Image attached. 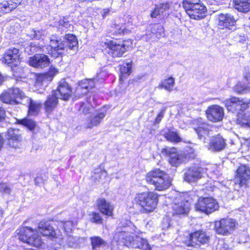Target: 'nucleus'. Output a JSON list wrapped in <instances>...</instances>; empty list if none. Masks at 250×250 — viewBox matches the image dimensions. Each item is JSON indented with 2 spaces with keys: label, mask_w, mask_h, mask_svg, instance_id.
<instances>
[{
  "label": "nucleus",
  "mask_w": 250,
  "mask_h": 250,
  "mask_svg": "<svg viewBox=\"0 0 250 250\" xmlns=\"http://www.w3.org/2000/svg\"><path fill=\"white\" fill-rule=\"evenodd\" d=\"M37 232L51 238H55L56 236L55 231L49 222L42 221L39 224L38 230H33L30 227L21 228L18 232L19 239L29 246L39 248L43 242L41 236L36 235Z\"/></svg>",
  "instance_id": "1"
},
{
  "label": "nucleus",
  "mask_w": 250,
  "mask_h": 250,
  "mask_svg": "<svg viewBox=\"0 0 250 250\" xmlns=\"http://www.w3.org/2000/svg\"><path fill=\"white\" fill-rule=\"evenodd\" d=\"M116 245H125L128 248H138L142 250H150V246L147 241L137 236L128 231V229L125 227L124 230L115 233L111 246L113 249Z\"/></svg>",
  "instance_id": "2"
},
{
  "label": "nucleus",
  "mask_w": 250,
  "mask_h": 250,
  "mask_svg": "<svg viewBox=\"0 0 250 250\" xmlns=\"http://www.w3.org/2000/svg\"><path fill=\"white\" fill-rule=\"evenodd\" d=\"M146 180L158 191L166 190L171 185V179L169 175L160 169H155L147 173Z\"/></svg>",
  "instance_id": "3"
},
{
  "label": "nucleus",
  "mask_w": 250,
  "mask_h": 250,
  "mask_svg": "<svg viewBox=\"0 0 250 250\" xmlns=\"http://www.w3.org/2000/svg\"><path fill=\"white\" fill-rule=\"evenodd\" d=\"M158 201V196L152 192H143L137 193L134 202L139 205L144 212H152L156 208Z\"/></svg>",
  "instance_id": "4"
},
{
  "label": "nucleus",
  "mask_w": 250,
  "mask_h": 250,
  "mask_svg": "<svg viewBox=\"0 0 250 250\" xmlns=\"http://www.w3.org/2000/svg\"><path fill=\"white\" fill-rule=\"evenodd\" d=\"M183 5L191 19L198 20L206 16V7L200 0H184Z\"/></svg>",
  "instance_id": "5"
},
{
  "label": "nucleus",
  "mask_w": 250,
  "mask_h": 250,
  "mask_svg": "<svg viewBox=\"0 0 250 250\" xmlns=\"http://www.w3.org/2000/svg\"><path fill=\"white\" fill-rule=\"evenodd\" d=\"M233 183L235 190L247 188L250 183V167L241 165L235 171Z\"/></svg>",
  "instance_id": "6"
},
{
  "label": "nucleus",
  "mask_w": 250,
  "mask_h": 250,
  "mask_svg": "<svg viewBox=\"0 0 250 250\" xmlns=\"http://www.w3.org/2000/svg\"><path fill=\"white\" fill-rule=\"evenodd\" d=\"M238 223L235 220L225 218L215 222L214 229L219 234L227 235L231 234L237 228Z\"/></svg>",
  "instance_id": "7"
},
{
  "label": "nucleus",
  "mask_w": 250,
  "mask_h": 250,
  "mask_svg": "<svg viewBox=\"0 0 250 250\" xmlns=\"http://www.w3.org/2000/svg\"><path fill=\"white\" fill-rule=\"evenodd\" d=\"M196 210L206 214H210L219 208L216 201L212 198H201L195 205Z\"/></svg>",
  "instance_id": "8"
},
{
  "label": "nucleus",
  "mask_w": 250,
  "mask_h": 250,
  "mask_svg": "<svg viewBox=\"0 0 250 250\" xmlns=\"http://www.w3.org/2000/svg\"><path fill=\"white\" fill-rule=\"evenodd\" d=\"M224 103L229 111L237 114L239 112L244 111L249 106V103L246 102L243 99H241L236 97H232L226 99Z\"/></svg>",
  "instance_id": "9"
},
{
  "label": "nucleus",
  "mask_w": 250,
  "mask_h": 250,
  "mask_svg": "<svg viewBox=\"0 0 250 250\" xmlns=\"http://www.w3.org/2000/svg\"><path fill=\"white\" fill-rule=\"evenodd\" d=\"M206 169L197 165L190 167L184 174V179L188 183L196 182L204 177Z\"/></svg>",
  "instance_id": "10"
},
{
  "label": "nucleus",
  "mask_w": 250,
  "mask_h": 250,
  "mask_svg": "<svg viewBox=\"0 0 250 250\" xmlns=\"http://www.w3.org/2000/svg\"><path fill=\"white\" fill-rule=\"evenodd\" d=\"M190 203L185 200L183 196H179L175 198L171 204V208L173 215L186 214L189 211Z\"/></svg>",
  "instance_id": "11"
},
{
  "label": "nucleus",
  "mask_w": 250,
  "mask_h": 250,
  "mask_svg": "<svg viewBox=\"0 0 250 250\" xmlns=\"http://www.w3.org/2000/svg\"><path fill=\"white\" fill-rule=\"evenodd\" d=\"M161 153L170 157L169 163L175 167L182 163L185 160V157L182 154L177 152L175 147H166L161 150Z\"/></svg>",
  "instance_id": "12"
},
{
  "label": "nucleus",
  "mask_w": 250,
  "mask_h": 250,
  "mask_svg": "<svg viewBox=\"0 0 250 250\" xmlns=\"http://www.w3.org/2000/svg\"><path fill=\"white\" fill-rule=\"evenodd\" d=\"M57 73V69L51 66L48 73L41 74L37 76L35 86L36 87H42L44 89Z\"/></svg>",
  "instance_id": "13"
},
{
  "label": "nucleus",
  "mask_w": 250,
  "mask_h": 250,
  "mask_svg": "<svg viewBox=\"0 0 250 250\" xmlns=\"http://www.w3.org/2000/svg\"><path fill=\"white\" fill-rule=\"evenodd\" d=\"M208 119L212 122H218L222 120L224 116V109L217 105H213L208 107L206 110Z\"/></svg>",
  "instance_id": "14"
},
{
  "label": "nucleus",
  "mask_w": 250,
  "mask_h": 250,
  "mask_svg": "<svg viewBox=\"0 0 250 250\" xmlns=\"http://www.w3.org/2000/svg\"><path fill=\"white\" fill-rule=\"evenodd\" d=\"M29 64L37 68H43L49 65L50 62L48 56L43 54H36L30 57L28 61Z\"/></svg>",
  "instance_id": "15"
},
{
  "label": "nucleus",
  "mask_w": 250,
  "mask_h": 250,
  "mask_svg": "<svg viewBox=\"0 0 250 250\" xmlns=\"http://www.w3.org/2000/svg\"><path fill=\"white\" fill-rule=\"evenodd\" d=\"M49 47L52 56L57 58L63 53L65 44L59 37L52 36L50 38Z\"/></svg>",
  "instance_id": "16"
},
{
  "label": "nucleus",
  "mask_w": 250,
  "mask_h": 250,
  "mask_svg": "<svg viewBox=\"0 0 250 250\" xmlns=\"http://www.w3.org/2000/svg\"><path fill=\"white\" fill-rule=\"evenodd\" d=\"M196 124L197 126H194V129L198 135V138L205 143L207 140V137L209 135V125L201 118L197 119Z\"/></svg>",
  "instance_id": "17"
},
{
  "label": "nucleus",
  "mask_w": 250,
  "mask_h": 250,
  "mask_svg": "<svg viewBox=\"0 0 250 250\" xmlns=\"http://www.w3.org/2000/svg\"><path fill=\"white\" fill-rule=\"evenodd\" d=\"M109 48L108 54L113 57H120L122 56L126 50L124 43H117L114 41H110L105 42Z\"/></svg>",
  "instance_id": "18"
},
{
  "label": "nucleus",
  "mask_w": 250,
  "mask_h": 250,
  "mask_svg": "<svg viewBox=\"0 0 250 250\" xmlns=\"http://www.w3.org/2000/svg\"><path fill=\"white\" fill-rule=\"evenodd\" d=\"M209 240V237L205 232L199 230L190 235L189 242L188 246L194 247L196 245L207 243Z\"/></svg>",
  "instance_id": "19"
},
{
  "label": "nucleus",
  "mask_w": 250,
  "mask_h": 250,
  "mask_svg": "<svg viewBox=\"0 0 250 250\" xmlns=\"http://www.w3.org/2000/svg\"><path fill=\"white\" fill-rule=\"evenodd\" d=\"M5 62L9 66H17L20 62V54L19 50L17 48L8 49L4 56Z\"/></svg>",
  "instance_id": "20"
},
{
  "label": "nucleus",
  "mask_w": 250,
  "mask_h": 250,
  "mask_svg": "<svg viewBox=\"0 0 250 250\" xmlns=\"http://www.w3.org/2000/svg\"><path fill=\"white\" fill-rule=\"evenodd\" d=\"M52 92H57V96L59 97V98L67 100L71 95L72 89L64 80H62L59 82L57 89Z\"/></svg>",
  "instance_id": "21"
},
{
  "label": "nucleus",
  "mask_w": 250,
  "mask_h": 250,
  "mask_svg": "<svg viewBox=\"0 0 250 250\" xmlns=\"http://www.w3.org/2000/svg\"><path fill=\"white\" fill-rule=\"evenodd\" d=\"M8 141L9 145L12 147H18L20 142L21 141V137L19 129L10 128L8 129L6 135Z\"/></svg>",
  "instance_id": "22"
},
{
  "label": "nucleus",
  "mask_w": 250,
  "mask_h": 250,
  "mask_svg": "<svg viewBox=\"0 0 250 250\" xmlns=\"http://www.w3.org/2000/svg\"><path fill=\"white\" fill-rule=\"evenodd\" d=\"M18 93H19V89L18 88L8 89L1 94L0 100L2 102L10 104H21L22 100L19 101L17 99H13V98L11 97V94H17Z\"/></svg>",
  "instance_id": "23"
},
{
  "label": "nucleus",
  "mask_w": 250,
  "mask_h": 250,
  "mask_svg": "<svg viewBox=\"0 0 250 250\" xmlns=\"http://www.w3.org/2000/svg\"><path fill=\"white\" fill-rule=\"evenodd\" d=\"M226 143L222 136L218 135L212 137L208 146V149L210 151L216 152L223 150L226 146Z\"/></svg>",
  "instance_id": "24"
},
{
  "label": "nucleus",
  "mask_w": 250,
  "mask_h": 250,
  "mask_svg": "<svg viewBox=\"0 0 250 250\" xmlns=\"http://www.w3.org/2000/svg\"><path fill=\"white\" fill-rule=\"evenodd\" d=\"M105 116V113L103 112H98L93 113L87 118L85 123L86 127L91 129L94 127L98 126Z\"/></svg>",
  "instance_id": "25"
},
{
  "label": "nucleus",
  "mask_w": 250,
  "mask_h": 250,
  "mask_svg": "<svg viewBox=\"0 0 250 250\" xmlns=\"http://www.w3.org/2000/svg\"><path fill=\"white\" fill-rule=\"evenodd\" d=\"M21 102V104L28 105V114L32 116L37 115L42 106L41 103L33 101L27 96L24 97Z\"/></svg>",
  "instance_id": "26"
},
{
  "label": "nucleus",
  "mask_w": 250,
  "mask_h": 250,
  "mask_svg": "<svg viewBox=\"0 0 250 250\" xmlns=\"http://www.w3.org/2000/svg\"><path fill=\"white\" fill-rule=\"evenodd\" d=\"M97 205L98 209L102 213L108 216L112 215L114 207L104 198L98 199L97 201Z\"/></svg>",
  "instance_id": "27"
},
{
  "label": "nucleus",
  "mask_w": 250,
  "mask_h": 250,
  "mask_svg": "<svg viewBox=\"0 0 250 250\" xmlns=\"http://www.w3.org/2000/svg\"><path fill=\"white\" fill-rule=\"evenodd\" d=\"M170 13V5L168 3H161L155 7L151 14V17L154 18L160 16L165 18L167 17Z\"/></svg>",
  "instance_id": "28"
},
{
  "label": "nucleus",
  "mask_w": 250,
  "mask_h": 250,
  "mask_svg": "<svg viewBox=\"0 0 250 250\" xmlns=\"http://www.w3.org/2000/svg\"><path fill=\"white\" fill-rule=\"evenodd\" d=\"M57 92H52L44 103V108L46 112L48 114L51 113L57 107L58 104V99L59 97L57 96Z\"/></svg>",
  "instance_id": "29"
},
{
  "label": "nucleus",
  "mask_w": 250,
  "mask_h": 250,
  "mask_svg": "<svg viewBox=\"0 0 250 250\" xmlns=\"http://www.w3.org/2000/svg\"><path fill=\"white\" fill-rule=\"evenodd\" d=\"M21 1V0H7L0 3V16L15 9Z\"/></svg>",
  "instance_id": "30"
},
{
  "label": "nucleus",
  "mask_w": 250,
  "mask_h": 250,
  "mask_svg": "<svg viewBox=\"0 0 250 250\" xmlns=\"http://www.w3.org/2000/svg\"><path fill=\"white\" fill-rule=\"evenodd\" d=\"M219 26L222 28H228L232 26L235 22V19L230 14H221L218 16Z\"/></svg>",
  "instance_id": "31"
},
{
  "label": "nucleus",
  "mask_w": 250,
  "mask_h": 250,
  "mask_svg": "<svg viewBox=\"0 0 250 250\" xmlns=\"http://www.w3.org/2000/svg\"><path fill=\"white\" fill-rule=\"evenodd\" d=\"M95 80L83 79L79 82V87L77 88L78 91L82 90L83 94H86L95 87Z\"/></svg>",
  "instance_id": "32"
},
{
  "label": "nucleus",
  "mask_w": 250,
  "mask_h": 250,
  "mask_svg": "<svg viewBox=\"0 0 250 250\" xmlns=\"http://www.w3.org/2000/svg\"><path fill=\"white\" fill-rule=\"evenodd\" d=\"M235 9L239 12L247 13L250 11V0H233Z\"/></svg>",
  "instance_id": "33"
},
{
  "label": "nucleus",
  "mask_w": 250,
  "mask_h": 250,
  "mask_svg": "<svg viewBox=\"0 0 250 250\" xmlns=\"http://www.w3.org/2000/svg\"><path fill=\"white\" fill-rule=\"evenodd\" d=\"M237 123L242 127L250 126V112L241 111L237 114Z\"/></svg>",
  "instance_id": "34"
},
{
  "label": "nucleus",
  "mask_w": 250,
  "mask_h": 250,
  "mask_svg": "<svg viewBox=\"0 0 250 250\" xmlns=\"http://www.w3.org/2000/svg\"><path fill=\"white\" fill-rule=\"evenodd\" d=\"M162 134L168 141L174 143L180 142L182 140L178 133L173 128L168 129L167 131H162Z\"/></svg>",
  "instance_id": "35"
},
{
  "label": "nucleus",
  "mask_w": 250,
  "mask_h": 250,
  "mask_svg": "<svg viewBox=\"0 0 250 250\" xmlns=\"http://www.w3.org/2000/svg\"><path fill=\"white\" fill-rule=\"evenodd\" d=\"M174 84V78L172 77H169L167 79H165L162 80L160 83L159 87L161 88H164L168 92H171L173 90Z\"/></svg>",
  "instance_id": "36"
},
{
  "label": "nucleus",
  "mask_w": 250,
  "mask_h": 250,
  "mask_svg": "<svg viewBox=\"0 0 250 250\" xmlns=\"http://www.w3.org/2000/svg\"><path fill=\"white\" fill-rule=\"evenodd\" d=\"M65 47L67 46L69 49L76 50L77 48L78 41L76 37L72 34L66 35V41L63 42Z\"/></svg>",
  "instance_id": "37"
},
{
  "label": "nucleus",
  "mask_w": 250,
  "mask_h": 250,
  "mask_svg": "<svg viewBox=\"0 0 250 250\" xmlns=\"http://www.w3.org/2000/svg\"><path fill=\"white\" fill-rule=\"evenodd\" d=\"M151 38L154 39V36L157 39H160L165 35L163 26L159 24H154L151 26Z\"/></svg>",
  "instance_id": "38"
},
{
  "label": "nucleus",
  "mask_w": 250,
  "mask_h": 250,
  "mask_svg": "<svg viewBox=\"0 0 250 250\" xmlns=\"http://www.w3.org/2000/svg\"><path fill=\"white\" fill-rule=\"evenodd\" d=\"M90 239L93 250L107 246V243L99 236L91 237Z\"/></svg>",
  "instance_id": "39"
},
{
  "label": "nucleus",
  "mask_w": 250,
  "mask_h": 250,
  "mask_svg": "<svg viewBox=\"0 0 250 250\" xmlns=\"http://www.w3.org/2000/svg\"><path fill=\"white\" fill-rule=\"evenodd\" d=\"M45 32V31L42 29L36 30L32 29L28 31V35L33 39L39 40L44 35Z\"/></svg>",
  "instance_id": "40"
},
{
  "label": "nucleus",
  "mask_w": 250,
  "mask_h": 250,
  "mask_svg": "<svg viewBox=\"0 0 250 250\" xmlns=\"http://www.w3.org/2000/svg\"><path fill=\"white\" fill-rule=\"evenodd\" d=\"M132 63L131 62H126L120 67V72L122 75L121 78L125 75H128L131 73Z\"/></svg>",
  "instance_id": "41"
},
{
  "label": "nucleus",
  "mask_w": 250,
  "mask_h": 250,
  "mask_svg": "<svg viewBox=\"0 0 250 250\" xmlns=\"http://www.w3.org/2000/svg\"><path fill=\"white\" fill-rule=\"evenodd\" d=\"M112 32L116 34H126L130 32V30L125 28L123 25L114 24Z\"/></svg>",
  "instance_id": "42"
},
{
  "label": "nucleus",
  "mask_w": 250,
  "mask_h": 250,
  "mask_svg": "<svg viewBox=\"0 0 250 250\" xmlns=\"http://www.w3.org/2000/svg\"><path fill=\"white\" fill-rule=\"evenodd\" d=\"M245 85L241 82H239L234 87V90L238 94H246L247 93Z\"/></svg>",
  "instance_id": "43"
},
{
  "label": "nucleus",
  "mask_w": 250,
  "mask_h": 250,
  "mask_svg": "<svg viewBox=\"0 0 250 250\" xmlns=\"http://www.w3.org/2000/svg\"><path fill=\"white\" fill-rule=\"evenodd\" d=\"M21 124L26 126L30 130L33 129L36 126V123L31 120L24 119L21 121Z\"/></svg>",
  "instance_id": "44"
},
{
  "label": "nucleus",
  "mask_w": 250,
  "mask_h": 250,
  "mask_svg": "<svg viewBox=\"0 0 250 250\" xmlns=\"http://www.w3.org/2000/svg\"><path fill=\"white\" fill-rule=\"evenodd\" d=\"M90 220L96 223H101L102 222V218L99 213L95 212H92L90 214Z\"/></svg>",
  "instance_id": "45"
},
{
  "label": "nucleus",
  "mask_w": 250,
  "mask_h": 250,
  "mask_svg": "<svg viewBox=\"0 0 250 250\" xmlns=\"http://www.w3.org/2000/svg\"><path fill=\"white\" fill-rule=\"evenodd\" d=\"M107 176V173L105 170H102L101 169H97L94 173V175H92V177L94 179L97 180L101 178L102 177L106 178Z\"/></svg>",
  "instance_id": "46"
},
{
  "label": "nucleus",
  "mask_w": 250,
  "mask_h": 250,
  "mask_svg": "<svg viewBox=\"0 0 250 250\" xmlns=\"http://www.w3.org/2000/svg\"><path fill=\"white\" fill-rule=\"evenodd\" d=\"M61 225L63 227L64 231L66 233H69L71 231L73 228V223L71 221L62 222Z\"/></svg>",
  "instance_id": "47"
},
{
  "label": "nucleus",
  "mask_w": 250,
  "mask_h": 250,
  "mask_svg": "<svg viewBox=\"0 0 250 250\" xmlns=\"http://www.w3.org/2000/svg\"><path fill=\"white\" fill-rule=\"evenodd\" d=\"M78 239L77 237H74L69 235L67 237L65 241L69 247H73L77 244Z\"/></svg>",
  "instance_id": "48"
},
{
  "label": "nucleus",
  "mask_w": 250,
  "mask_h": 250,
  "mask_svg": "<svg viewBox=\"0 0 250 250\" xmlns=\"http://www.w3.org/2000/svg\"><path fill=\"white\" fill-rule=\"evenodd\" d=\"M0 191L5 193L9 194L11 192V189L6 184L1 183L0 184Z\"/></svg>",
  "instance_id": "49"
},
{
  "label": "nucleus",
  "mask_w": 250,
  "mask_h": 250,
  "mask_svg": "<svg viewBox=\"0 0 250 250\" xmlns=\"http://www.w3.org/2000/svg\"><path fill=\"white\" fill-rule=\"evenodd\" d=\"M59 23L60 25L66 28H69L71 25L67 20L65 18L61 19L59 21Z\"/></svg>",
  "instance_id": "50"
},
{
  "label": "nucleus",
  "mask_w": 250,
  "mask_h": 250,
  "mask_svg": "<svg viewBox=\"0 0 250 250\" xmlns=\"http://www.w3.org/2000/svg\"><path fill=\"white\" fill-rule=\"evenodd\" d=\"M13 99H17L19 100V101L23 100V99L24 98V97H26L24 94L23 93L22 91H21L19 89V93L17 94H11V96Z\"/></svg>",
  "instance_id": "51"
},
{
  "label": "nucleus",
  "mask_w": 250,
  "mask_h": 250,
  "mask_svg": "<svg viewBox=\"0 0 250 250\" xmlns=\"http://www.w3.org/2000/svg\"><path fill=\"white\" fill-rule=\"evenodd\" d=\"M40 49L41 48L39 46L33 44H31L29 48L30 52L32 53L37 52L39 51Z\"/></svg>",
  "instance_id": "52"
},
{
  "label": "nucleus",
  "mask_w": 250,
  "mask_h": 250,
  "mask_svg": "<svg viewBox=\"0 0 250 250\" xmlns=\"http://www.w3.org/2000/svg\"><path fill=\"white\" fill-rule=\"evenodd\" d=\"M80 110H82L84 114H87L89 111V108L86 106L85 104H82L80 108Z\"/></svg>",
  "instance_id": "53"
},
{
  "label": "nucleus",
  "mask_w": 250,
  "mask_h": 250,
  "mask_svg": "<svg viewBox=\"0 0 250 250\" xmlns=\"http://www.w3.org/2000/svg\"><path fill=\"white\" fill-rule=\"evenodd\" d=\"M164 117V112L163 111H161L158 115V116H157L156 119H155V124H159L162 119Z\"/></svg>",
  "instance_id": "54"
},
{
  "label": "nucleus",
  "mask_w": 250,
  "mask_h": 250,
  "mask_svg": "<svg viewBox=\"0 0 250 250\" xmlns=\"http://www.w3.org/2000/svg\"><path fill=\"white\" fill-rule=\"evenodd\" d=\"M243 77L247 82L250 81V72L248 70L245 69L243 73Z\"/></svg>",
  "instance_id": "55"
},
{
  "label": "nucleus",
  "mask_w": 250,
  "mask_h": 250,
  "mask_svg": "<svg viewBox=\"0 0 250 250\" xmlns=\"http://www.w3.org/2000/svg\"><path fill=\"white\" fill-rule=\"evenodd\" d=\"M5 117V112L3 108L0 107V122L2 121Z\"/></svg>",
  "instance_id": "56"
},
{
  "label": "nucleus",
  "mask_w": 250,
  "mask_h": 250,
  "mask_svg": "<svg viewBox=\"0 0 250 250\" xmlns=\"http://www.w3.org/2000/svg\"><path fill=\"white\" fill-rule=\"evenodd\" d=\"M42 179L40 177H37L34 179V182L36 185H38L42 182Z\"/></svg>",
  "instance_id": "57"
},
{
  "label": "nucleus",
  "mask_w": 250,
  "mask_h": 250,
  "mask_svg": "<svg viewBox=\"0 0 250 250\" xmlns=\"http://www.w3.org/2000/svg\"><path fill=\"white\" fill-rule=\"evenodd\" d=\"M249 83H247V85H245V86L246 87V90L247 93H250V81L248 82Z\"/></svg>",
  "instance_id": "58"
},
{
  "label": "nucleus",
  "mask_w": 250,
  "mask_h": 250,
  "mask_svg": "<svg viewBox=\"0 0 250 250\" xmlns=\"http://www.w3.org/2000/svg\"><path fill=\"white\" fill-rule=\"evenodd\" d=\"M63 244V239H62V240H61V242L59 244V246H54V249L55 250H56L57 249H59L60 248V247Z\"/></svg>",
  "instance_id": "59"
},
{
  "label": "nucleus",
  "mask_w": 250,
  "mask_h": 250,
  "mask_svg": "<svg viewBox=\"0 0 250 250\" xmlns=\"http://www.w3.org/2000/svg\"><path fill=\"white\" fill-rule=\"evenodd\" d=\"M146 37H147V36H143V38H145V40H146Z\"/></svg>",
  "instance_id": "60"
},
{
  "label": "nucleus",
  "mask_w": 250,
  "mask_h": 250,
  "mask_svg": "<svg viewBox=\"0 0 250 250\" xmlns=\"http://www.w3.org/2000/svg\"><path fill=\"white\" fill-rule=\"evenodd\" d=\"M246 102H248L249 103V104H250V100L246 101Z\"/></svg>",
  "instance_id": "61"
},
{
  "label": "nucleus",
  "mask_w": 250,
  "mask_h": 250,
  "mask_svg": "<svg viewBox=\"0 0 250 250\" xmlns=\"http://www.w3.org/2000/svg\"><path fill=\"white\" fill-rule=\"evenodd\" d=\"M249 28H250V25H249Z\"/></svg>",
  "instance_id": "62"
}]
</instances>
